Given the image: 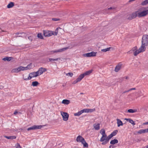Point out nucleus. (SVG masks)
I'll return each mask as SVG.
<instances>
[{
    "instance_id": "obj_6",
    "label": "nucleus",
    "mask_w": 148,
    "mask_h": 148,
    "mask_svg": "<svg viewBox=\"0 0 148 148\" xmlns=\"http://www.w3.org/2000/svg\"><path fill=\"white\" fill-rule=\"evenodd\" d=\"M68 48L69 47H66L60 49L58 50H53L51 51V54H53L55 53L61 52L68 49Z\"/></svg>"
},
{
    "instance_id": "obj_23",
    "label": "nucleus",
    "mask_w": 148,
    "mask_h": 148,
    "mask_svg": "<svg viewBox=\"0 0 148 148\" xmlns=\"http://www.w3.org/2000/svg\"><path fill=\"white\" fill-rule=\"evenodd\" d=\"M14 6V3L12 2H11L8 5L7 7L8 8H9L12 7Z\"/></svg>"
},
{
    "instance_id": "obj_5",
    "label": "nucleus",
    "mask_w": 148,
    "mask_h": 148,
    "mask_svg": "<svg viewBox=\"0 0 148 148\" xmlns=\"http://www.w3.org/2000/svg\"><path fill=\"white\" fill-rule=\"evenodd\" d=\"M138 15V12L137 10L130 15L128 19L129 20H131L135 18L136 17H138L139 18V16Z\"/></svg>"
},
{
    "instance_id": "obj_21",
    "label": "nucleus",
    "mask_w": 148,
    "mask_h": 148,
    "mask_svg": "<svg viewBox=\"0 0 148 148\" xmlns=\"http://www.w3.org/2000/svg\"><path fill=\"white\" fill-rule=\"evenodd\" d=\"M60 60V58H58L56 59H53L51 58H49V60L50 62H54L58 60Z\"/></svg>"
},
{
    "instance_id": "obj_50",
    "label": "nucleus",
    "mask_w": 148,
    "mask_h": 148,
    "mask_svg": "<svg viewBox=\"0 0 148 148\" xmlns=\"http://www.w3.org/2000/svg\"><path fill=\"white\" fill-rule=\"evenodd\" d=\"M76 79L77 81V82H79L81 80V79L79 78V77L77 78Z\"/></svg>"
},
{
    "instance_id": "obj_60",
    "label": "nucleus",
    "mask_w": 148,
    "mask_h": 148,
    "mask_svg": "<svg viewBox=\"0 0 148 148\" xmlns=\"http://www.w3.org/2000/svg\"><path fill=\"white\" fill-rule=\"evenodd\" d=\"M147 129V131H147V132H148V129Z\"/></svg>"
},
{
    "instance_id": "obj_24",
    "label": "nucleus",
    "mask_w": 148,
    "mask_h": 148,
    "mask_svg": "<svg viewBox=\"0 0 148 148\" xmlns=\"http://www.w3.org/2000/svg\"><path fill=\"white\" fill-rule=\"evenodd\" d=\"M12 57H6L3 59V60L5 61H9L11 60V58H12Z\"/></svg>"
},
{
    "instance_id": "obj_28",
    "label": "nucleus",
    "mask_w": 148,
    "mask_h": 148,
    "mask_svg": "<svg viewBox=\"0 0 148 148\" xmlns=\"http://www.w3.org/2000/svg\"><path fill=\"white\" fill-rule=\"evenodd\" d=\"M11 72L12 73H18L19 71H18V68H17L12 69L11 71Z\"/></svg>"
},
{
    "instance_id": "obj_30",
    "label": "nucleus",
    "mask_w": 148,
    "mask_h": 148,
    "mask_svg": "<svg viewBox=\"0 0 148 148\" xmlns=\"http://www.w3.org/2000/svg\"><path fill=\"white\" fill-rule=\"evenodd\" d=\"M147 4H148V0H145L141 3V5H146Z\"/></svg>"
},
{
    "instance_id": "obj_35",
    "label": "nucleus",
    "mask_w": 148,
    "mask_h": 148,
    "mask_svg": "<svg viewBox=\"0 0 148 148\" xmlns=\"http://www.w3.org/2000/svg\"><path fill=\"white\" fill-rule=\"evenodd\" d=\"M38 37L41 39L43 38V36L42 35V34L41 33H39L37 35Z\"/></svg>"
},
{
    "instance_id": "obj_32",
    "label": "nucleus",
    "mask_w": 148,
    "mask_h": 148,
    "mask_svg": "<svg viewBox=\"0 0 148 148\" xmlns=\"http://www.w3.org/2000/svg\"><path fill=\"white\" fill-rule=\"evenodd\" d=\"M112 137H113V136L111 134L108 136V137L107 136V140L106 141V142H108L109 140Z\"/></svg>"
},
{
    "instance_id": "obj_57",
    "label": "nucleus",
    "mask_w": 148,
    "mask_h": 148,
    "mask_svg": "<svg viewBox=\"0 0 148 148\" xmlns=\"http://www.w3.org/2000/svg\"><path fill=\"white\" fill-rule=\"evenodd\" d=\"M131 91V90H130V89L126 91V92H129V91Z\"/></svg>"
},
{
    "instance_id": "obj_29",
    "label": "nucleus",
    "mask_w": 148,
    "mask_h": 148,
    "mask_svg": "<svg viewBox=\"0 0 148 148\" xmlns=\"http://www.w3.org/2000/svg\"><path fill=\"white\" fill-rule=\"evenodd\" d=\"M111 47H109L105 48V49H101V51L102 52H106L107 51H108L110 50Z\"/></svg>"
},
{
    "instance_id": "obj_2",
    "label": "nucleus",
    "mask_w": 148,
    "mask_h": 148,
    "mask_svg": "<svg viewBox=\"0 0 148 148\" xmlns=\"http://www.w3.org/2000/svg\"><path fill=\"white\" fill-rule=\"evenodd\" d=\"M138 11L139 18L145 17L148 14V6L140 8Z\"/></svg>"
},
{
    "instance_id": "obj_9",
    "label": "nucleus",
    "mask_w": 148,
    "mask_h": 148,
    "mask_svg": "<svg viewBox=\"0 0 148 148\" xmlns=\"http://www.w3.org/2000/svg\"><path fill=\"white\" fill-rule=\"evenodd\" d=\"M96 52L92 51L91 52L83 54V56L86 57H94L96 56Z\"/></svg>"
},
{
    "instance_id": "obj_43",
    "label": "nucleus",
    "mask_w": 148,
    "mask_h": 148,
    "mask_svg": "<svg viewBox=\"0 0 148 148\" xmlns=\"http://www.w3.org/2000/svg\"><path fill=\"white\" fill-rule=\"evenodd\" d=\"M16 148H21V146L20 145V144L17 143L15 145Z\"/></svg>"
},
{
    "instance_id": "obj_56",
    "label": "nucleus",
    "mask_w": 148,
    "mask_h": 148,
    "mask_svg": "<svg viewBox=\"0 0 148 148\" xmlns=\"http://www.w3.org/2000/svg\"><path fill=\"white\" fill-rule=\"evenodd\" d=\"M125 78L126 79H128L129 78V77L128 76H126V77H125Z\"/></svg>"
},
{
    "instance_id": "obj_41",
    "label": "nucleus",
    "mask_w": 148,
    "mask_h": 148,
    "mask_svg": "<svg viewBox=\"0 0 148 148\" xmlns=\"http://www.w3.org/2000/svg\"><path fill=\"white\" fill-rule=\"evenodd\" d=\"M84 77V75L83 73L81 74L79 76V78L81 79V80Z\"/></svg>"
},
{
    "instance_id": "obj_33",
    "label": "nucleus",
    "mask_w": 148,
    "mask_h": 148,
    "mask_svg": "<svg viewBox=\"0 0 148 148\" xmlns=\"http://www.w3.org/2000/svg\"><path fill=\"white\" fill-rule=\"evenodd\" d=\"M58 28H57L55 30V32H53L52 33L53 34V35H57L58 34Z\"/></svg>"
},
{
    "instance_id": "obj_20",
    "label": "nucleus",
    "mask_w": 148,
    "mask_h": 148,
    "mask_svg": "<svg viewBox=\"0 0 148 148\" xmlns=\"http://www.w3.org/2000/svg\"><path fill=\"white\" fill-rule=\"evenodd\" d=\"M92 71V70H91L88 71H87L83 73L84 76L87 75H90Z\"/></svg>"
},
{
    "instance_id": "obj_25",
    "label": "nucleus",
    "mask_w": 148,
    "mask_h": 148,
    "mask_svg": "<svg viewBox=\"0 0 148 148\" xmlns=\"http://www.w3.org/2000/svg\"><path fill=\"white\" fill-rule=\"evenodd\" d=\"M39 83L37 81H34L32 83V86H37L38 84Z\"/></svg>"
},
{
    "instance_id": "obj_10",
    "label": "nucleus",
    "mask_w": 148,
    "mask_h": 148,
    "mask_svg": "<svg viewBox=\"0 0 148 148\" xmlns=\"http://www.w3.org/2000/svg\"><path fill=\"white\" fill-rule=\"evenodd\" d=\"M42 125H34L28 129L27 130L29 131L31 130H34L37 129H40L42 127Z\"/></svg>"
},
{
    "instance_id": "obj_11",
    "label": "nucleus",
    "mask_w": 148,
    "mask_h": 148,
    "mask_svg": "<svg viewBox=\"0 0 148 148\" xmlns=\"http://www.w3.org/2000/svg\"><path fill=\"white\" fill-rule=\"evenodd\" d=\"M52 32L50 31H44V35L45 36H50L53 35Z\"/></svg>"
},
{
    "instance_id": "obj_47",
    "label": "nucleus",
    "mask_w": 148,
    "mask_h": 148,
    "mask_svg": "<svg viewBox=\"0 0 148 148\" xmlns=\"http://www.w3.org/2000/svg\"><path fill=\"white\" fill-rule=\"evenodd\" d=\"M28 38L29 40H30V41H32L33 39L32 37L31 36H29Z\"/></svg>"
},
{
    "instance_id": "obj_22",
    "label": "nucleus",
    "mask_w": 148,
    "mask_h": 148,
    "mask_svg": "<svg viewBox=\"0 0 148 148\" xmlns=\"http://www.w3.org/2000/svg\"><path fill=\"white\" fill-rule=\"evenodd\" d=\"M82 113V111L81 110L75 113L74 114L75 116H79Z\"/></svg>"
},
{
    "instance_id": "obj_34",
    "label": "nucleus",
    "mask_w": 148,
    "mask_h": 148,
    "mask_svg": "<svg viewBox=\"0 0 148 148\" xmlns=\"http://www.w3.org/2000/svg\"><path fill=\"white\" fill-rule=\"evenodd\" d=\"M118 132V131L117 130H115L111 134L113 136L116 135Z\"/></svg>"
},
{
    "instance_id": "obj_53",
    "label": "nucleus",
    "mask_w": 148,
    "mask_h": 148,
    "mask_svg": "<svg viewBox=\"0 0 148 148\" xmlns=\"http://www.w3.org/2000/svg\"><path fill=\"white\" fill-rule=\"evenodd\" d=\"M135 89H136L135 88H132L130 89V90H135Z\"/></svg>"
},
{
    "instance_id": "obj_38",
    "label": "nucleus",
    "mask_w": 148,
    "mask_h": 148,
    "mask_svg": "<svg viewBox=\"0 0 148 148\" xmlns=\"http://www.w3.org/2000/svg\"><path fill=\"white\" fill-rule=\"evenodd\" d=\"M29 75L28 76H26V75H23V78L24 80H28L29 79H25V78H26V79L28 78H29Z\"/></svg>"
},
{
    "instance_id": "obj_3",
    "label": "nucleus",
    "mask_w": 148,
    "mask_h": 148,
    "mask_svg": "<svg viewBox=\"0 0 148 148\" xmlns=\"http://www.w3.org/2000/svg\"><path fill=\"white\" fill-rule=\"evenodd\" d=\"M100 133L102 135L100 141L102 142L101 144L102 145H105L108 143V142H106L107 138V135L105 133V131L104 129H102L100 130Z\"/></svg>"
},
{
    "instance_id": "obj_55",
    "label": "nucleus",
    "mask_w": 148,
    "mask_h": 148,
    "mask_svg": "<svg viewBox=\"0 0 148 148\" xmlns=\"http://www.w3.org/2000/svg\"><path fill=\"white\" fill-rule=\"evenodd\" d=\"M143 148H148V145L144 147Z\"/></svg>"
},
{
    "instance_id": "obj_54",
    "label": "nucleus",
    "mask_w": 148,
    "mask_h": 148,
    "mask_svg": "<svg viewBox=\"0 0 148 148\" xmlns=\"http://www.w3.org/2000/svg\"><path fill=\"white\" fill-rule=\"evenodd\" d=\"M143 124L144 125H147V124H148V121L147 122H145V123H143Z\"/></svg>"
},
{
    "instance_id": "obj_7",
    "label": "nucleus",
    "mask_w": 148,
    "mask_h": 148,
    "mask_svg": "<svg viewBox=\"0 0 148 148\" xmlns=\"http://www.w3.org/2000/svg\"><path fill=\"white\" fill-rule=\"evenodd\" d=\"M61 114L62 116L63 119L64 121H66L68 120L69 115L67 113L61 112Z\"/></svg>"
},
{
    "instance_id": "obj_39",
    "label": "nucleus",
    "mask_w": 148,
    "mask_h": 148,
    "mask_svg": "<svg viewBox=\"0 0 148 148\" xmlns=\"http://www.w3.org/2000/svg\"><path fill=\"white\" fill-rule=\"evenodd\" d=\"M66 75L67 76H69L71 77H72L73 75V73L71 72L69 73H68L66 74Z\"/></svg>"
},
{
    "instance_id": "obj_37",
    "label": "nucleus",
    "mask_w": 148,
    "mask_h": 148,
    "mask_svg": "<svg viewBox=\"0 0 148 148\" xmlns=\"http://www.w3.org/2000/svg\"><path fill=\"white\" fill-rule=\"evenodd\" d=\"M137 133L139 134H142L144 133L143 129H141L137 132Z\"/></svg>"
},
{
    "instance_id": "obj_58",
    "label": "nucleus",
    "mask_w": 148,
    "mask_h": 148,
    "mask_svg": "<svg viewBox=\"0 0 148 148\" xmlns=\"http://www.w3.org/2000/svg\"><path fill=\"white\" fill-rule=\"evenodd\" d=\"M126 92H126V91H125L123 92V93H126Z\"/></svg>"
},
{
    "instance_id": "obj_4",
    "label": "nucleus",
    "mask_w": 148,
    "mask_h": 148,
    "mask_svg": "<svg viewBox=\"0 0 148 148\" xmlns=\"http://www.w3.org/2000/svg\"><path fill=\"white\" fill-rule=\"evenodd\" d=\"M76 141L77 142L81 143L83 145L84 147H88V144L86 142L84 139L80 135H79L77 137Z\"/></svg>"
},
{
    "instance_id": "obj_46",
    "label": "nucleus",
    "mask_w": 148,
    "mask_h": 148,
    "mask_svg": "<svg viewBox=\"0 0 148 148\" xmlns=\"http://www.w3.org/2000/svg\"><path fill=\"white\" fill-rule=\"evenodd\" d=\"M59 19L57 18H53L52 20L53 21H57L59 20Z\"/></svg>"
},
{
    "instance_id": "obj_26",
    "label": "nucleus",
    "mask_w": 148,
    "mask_h": 148,
    "mask_svg": "<svg viewBox=\"0 0 148 148\" xmlns=\"http://www.w3.org/2000/svg\"><path fill=\"white\" fill-rule=\"evenodd\" d=\"M32 64L30 63L29 64H28L26 67H25V70H27V69H31L32 68Z\"/></svg>"
},
{
    "instance_id": "obj_45",
    "label": "nucleus",
    "mask_w": 148,
    "mask_h": 148,
    "mask_svg": "<svg viewBox=\"0 0 148 148\" xmlns=\"http://www.w3.org/2000/svg\"><path fill=\"white\" fill-rule=\"evenodd\" d=\"M17 114H21V113L20 112H18L17 110H16L14 113V115H16Z\"/></svg>"
},
{
    "instance_id": "obj_36",
    "label": "nucleus",
    "mask_w": 148,
    "mask_h": 148,
    "mask_svg": "<svg viewBox=\"0 0 148 148\" xmlns=\"http://www.w3.org/2000/svg\"><path fill=\"white\" fill-rule=\"evenodd\" d=\"M81 110L82 111V113L84 112L87 113L89 112L88 109H84L82 110Z\"/></svg>"
},
{
    "instance_id": "obj_14",
    "label": "nucleus",
    "mask_w": 148,
    "mask_h": 148,
    "mask_svg": "<svg viewBox=\"0 0 148 148\" xmlns=\"http://www.w3.org/2000/svg\"><path fill=\"white\" fill-rule=\"evenodd\" d=\"M93 126L95 129L96 130H98L100 129V124L98 123L94 124Z\"/></svg>"
},
{
    "instance_id": "obj_44",
    "label": "nucleus",
    "mask_w": 148,
    "mask_h": 148,
    "mask_svg": "<svg viewBox=\"0 0 148 148\" xmlns=\"http://www.w3.org/2000/svg\"><path fill=\"white\" fill-rule=\"evenodd\" d=\"M95 110V109L93 108V109H88V111L89 112H92Z\"/></svg>"
},
{
    "instance_id": "obj_18",
    "label": "nucleus",
    "mask_w": 148,
    "mask_h": 148,
    "mask_svg": "<svg viewBox=\"0 0 148 148\" xmlns=\"http://www.w3.org/2000/svg\"><path fill=\"white\" fill-rule=\"evenodd\" d=\"M4 137L8 139H11V140L15 139L16 138V137L15 136H5Z\"/></svg>"
},
{
    "instance_id": "obj_51",
    "label": "nucleus",
    "mask_w": 148,
    "mask_h": 148,
    "mask_svg": "<svg viewBox=\"0 0 148 148\" xmlns=\"http://www.w3.org/2000/svg\"><path fill=\"white\" fill-rule=\"evenodd\" d=\"M109 148H114V146H113L112 145H110L109 146Z\"/></svg>"
},
{
    "instance_id": "obj_12",
    "label": "nucleus",
    "mask_w": 148,
    "mask_h": 148,
    "mask_svg": "<svg viewBox=\"0 0 148 148\" xmlns=\"http://www.w3.org/2000/svg\"><path fill=\"white\" fill-rule=\"evenodd\" d=\"M47 70L46 69L41 67L37 71L38 72V75L42 74L44 72L46 71Z\"/></svg>"
},
{
    "instance_id": "obj_13",
    "label": "nucleus",
    "mask_w": 148,
    "mask_h": 148,
    "mask_svg": "<svg viewBox=\"0 0 148 148\" xmlns=\"http://www.w3.org/2000/svg\"><path fill=\"white\" fill-rule=\"evenodd\" d=\"M122 64L121 63H119L116 66L114 71L116 72H118L122 66Z\"/></svg>"
},
{
    "instance_id": "obj_40",
    "label": "nucleus",
    "mask_w": 148,
    "mask_h": 148,
    "mask_svg": "<svg viewBox=\"0 0 148 148\" xmlns=\"http://www.w3.org/2000/svg\"><path fill=\"white\" fill-rule=\"evenodd\" d=\"M84 77V75L83 73L81 74L79 76V78L81 79V80Z\"/></svg>"
},
{
    "instance_id": "obj_59",
    "label": "nucleus",
    "mask_w": 148,
    "mask_h": 148,
    "mask_svg": "<svg viewBox=\"0 0 148 148\" xmlns=\"http://www.w3.org/2000/svg\"><path fill=\"white\" fill-rule=\"evenodd\" d=\"M80 94H83V93H80Z\"/></svg>"
},
{
    "instance_id": "obj_49",
    "label": "nucleus",
    "mask_w": 148,
    "mask_h": 148,
    "mask_svg": "<svg viewBox=\"0 0 148 148\" xmlns=\"http://www.w3.org/2000/svg\"><path fill=\"white\" fill-rule=\"evenodd\" d=\"M77 82H77V80H76V79L75 80V81H74L73 82V84H76V83H77Z\"/></svg>"
},
{
    "instance_id": "obj_31",
    "label": "nucleus",
    "mask_w": 148,
    "mask_h": 148,
    "mask_svg": "<svg viewBox=\"0 0 148 148\" xmlns=\"http://www.w3.org/2000/svg\"><path fill=\"white\" fill-rule=\"evenodd\" d=\"M136 110H133L132 109H130L128 110L127 112L130 113H134L136 112Z\"/></svg>"
},
{
    "instance_id": "obj_19",
    "label": "nucleus",
    "mask_w": 148,
    "mask_h": 148,
    "mask_svg": "<svg viewBox=\"0 0 148 148\" xmlns=\"http://www.w3.org/2000/svg\"><path fill=\"white\" fill-rule=\"evenodd\" d=\"M118 142V140L116 139H114L111 141L110 144L111 145H114L115 144L117 143Z\"/></svg>"
},
{
    "instance_id": "obj_17",
    "label": "nucleus",
    "mask_w": 148,
    "mask_h": 148,
    "mask_svg": "<svg viewBox=\"0 0 148 148\" xmlns=\"http://www.w3.org/2000/svg\"><path fill=\"white\" fill-rule=\"evenodd\" d=\"M125 120L131 123L133 125H134L135 124L134 121L130 119H125Z\"/></svg>"
},
{
    "instance_id": "obj_16",
    "label": "nucleus",
    "mask_w": 148,
    "mask_h": 148,
    "mask_svg": "<svg viewBox=\"0 0 148 148\" xmlns=\"http://www.w3.org/2000/svg\"><path fill=\"white\" fill-rule=\"evenodd\" d=\"M70 103V101L69 100L67 99H64L62 102V103L63 104L68 105Z\"/></svg>"
},
{
    "instance_id": "obj_48",
    "label": "nucleus",
    "mask_w": 148,
    "mask_h": 148,
    "mask_svg": "<svg viewBox=\"0 0 148 148\" xmlns=\"http://www.w3.org/2000/svg\"><path fill=\"white\" fill-rule=\"evenodd\" d=\"M147 129H143V132H144V133H145L146 132H147Z\"/></svg>"
},
{
    "instance_id": "obj_15",
    "label": "nucleus",
    "mask_w": 148,
    "mask_h": 148,
    "mask_svg": "<svg viewBox=\"0 0 148 148\" xmlns=\"http://www.w3.org/2000/svg\"><path fill=\"white\" fill-rule=\"evenodd\" d=\"M117 126L118 127H119L121 126H122L123 124L122 121L119 119H117Z\"/></svg>"
},
{
    "instance_id": "obj_27",
    "label": "nucleus",
    "mask_w": 148,
    "mask_h": 148,
    "mask_svg": "<svg viewBox=\"0 0 148 148\" xmlns=\"http://www.w3.org/2000/svg\"><path fill=\"white\" fill-rule=\"evenodd\" d=\"M18 68L19 72L21 71L25 70V67L23 66H20Z\"/></svg>"
},
{
    "instance_id": "obj_52",
    "label": "nucleus",
    "mask_w": 148,
    "mask_h": 148,
    "mask_svg": "<svg viewBox=\"0 0 148 148\" xmlns=\"http://www.w3.org/2000/svg\"><path fill=\"white\" fill-rule=\"evenodd\" d=\"M114 8L111 7H110V8H108V10H111V9H114Z\"/></svg>"
},
{
    "instance_id": "obj_42",
    "label": "nucleus",
    "mask_w": 148,
    "mask_h": 148,
    "mask_svg": "<svg viewBox=\"0 0 148 148\" xmlns=\"http://www.w3.org/2000/svg\"><path fill=\"white\" fill-rule=\"evenodd\" d=\"M84 77V75L83 73L81 74L79 76V78L81 79V80Z\"/></svg>"
},
{
    "instance_id": "obj_8",
    "label": "nucleus",
    "mask_w": 148,
    "mask_h": 148,
    "mask_svg": "<svg viewBox=\"0 0 148 148\" xmlns=\"http://www.w3.org/2000/svg\"><path fill=\"white\" fill-rule=\"evenodd\" d=\"M38 76V74L37 72H33L31 73H30L29 74V77L28 78L26 79L25 78V79H30L32 77H36Z\"/></svg>"
},
{
    "instance_id": "obj_1",
    "label": "nucleus",
    "mask_w": 148,
    "mask_h": 148,
    "mask_svg": "<svg viewBox=\"0 0 148 148\" xmlns=\"http://www.w3.org/2000/svg\"><path fill=\"white\" fill-rule=\"evenodd\" d=\"M141 42V45L138 50H137L136 47H135L127 52V53H133L134 55L136 56L139 53L144 51L146 50V47L148 45V35H144L143 36Z\"/></svg>"
}]
</instances>
